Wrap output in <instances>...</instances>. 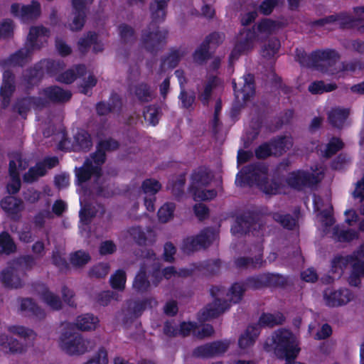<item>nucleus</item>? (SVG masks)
Returning a JSON list of instances; mask_svg holds the SVG:
<instances>
[{"label": "nucleus", "instance_id": "obj_1", "mask_svg": "<svg viewBox=\"0 0 364 364\" xmlns=\"http://www.w3.org/2000/svg\"><path fill=\"white\" fill-rule=\"evenodd\" d=\"M246 289L245 284L241 283L234 284L228 291H225L218 287H213L211 294L213 301L204 310L203 313V318H215L230 308V302H239L242 299Z\"/></svg>", "mask_w": 364, "mask_h": 364}, {"label": "nucleus", "instance_id": "obj_2", "mask_svg": "<svg viewBox=\"0 0 364 364\" xmlns=\"http://www.w3.org/2000/svg\"><path fill=\"white\" fill-rule=\"evenodd\" d=\"M277 28V23L270 19H264L254 31H242L237 36V43L230 55V59L237 58L238 55L252 50L259 41L267 37Z\"/></svg>", "mask_w": 364, "mask_h": 364}, {"label": "nucleus", "instance_id": "obj_3", "mask_svg": "<svg viewBox=\"0 0 364 364\" xmlns=\"http://www.w3.org/2000/svg\"><path fill=\"white\" fill-rule=\"evenodd\" d=\"M118 147V143L114 140H108L100 143L96 153L91 156L82 168L76 170L77 184L82 186L88 180L97 182L100 178V166L105 160V150H114Z\"/></svg>", "mask_w": 364, "mask_h": 364}, {"label": "nucleus", "instance_id": "obj_4", "mask_svg": "<svg viewBox=\"0 0 364 364\" xmlns=\"http://www.w3.org/2000/svg\"><path fill=\"white\" fill-rule=\"evenodd\" d=\"M364 244L353 253L351 256L336 257L332 262V271L336 274V277H339L343 267L348 264L352 266V272L349 277L350 285L357 286L359 282V277L364 274Z\"/></svg>", "mask_w": 364, "mask_h": 364}, {"label": "nucleus", "instance_id": "obj_5", "mask_svg": "<svg viewBox=\"0 0 364 364\" xmlns=\"http://www.w3.org/2000/svg\"><path fill=\"white\" fill-rule=\"evenodd\" d=\"M33 264L31 257L20 258L8 264L0 273L1 282L8 288L17 289L23 285L20 274L28 269Z\"/></svg>", "mask_w": 364, "mask_h": 364}, {"label": "nucleus", "instance_id": "obj_6", "mask_svg": "<svg viewBox=\"0 0 364 364\" xmlns=\"http://www.w3.org/2000/svg\"><path fill=\"white\" fill-rule=\"evenodd\" d=\"M213 181V174L206 168H200L195 171L191 178V191L196 200H210L217 193L209 188Z\"/></svg>", "mask_w": 364, "mask_h": 364}, {"label": "nucleus", "instance_id": "obj_7", "mask_svg": "<svg viewBox=\"0 0 364 364\" xmlns=\"http://www.w3.org/2000/svg\"><path fill=\"white\" fill-rule=\"evenodd\" d=\"M60 346L67 354L81 355L93 348L95 343L94 341L85 338L77 333H73L68 329L65 330L60 337Z\"/></svg>", "mask_w": 364, "mask_h": 364}, {"label": "nucleus", "instance_id": "obj_8", "mask_svg": "<svg viewBox=\"0 0 364 364\" xmlns=\"http://www.w3.org/2000/svg\"><path fill=\"white\" fill-rule=\"evenodd\" d=\"M244 175V179L255 181L259 188L267 195H275L285 193L283 186L275 181H268L267 178V168L263 166H255L252 172L244 170L240 172Z\"/></svg>", "mask_w": 364, "mask_h": 364}, {"label": "nucleus", "instance_id": "obj_9", "mask_svg": "<svg viewBox=\"0 0 364 364\" xmlns=\"http://www.w3.org/2000/svg\"><path fill=\"white\" fill-rule=\"evenodd\" d=\"M323 173L322 166L311 168V173L304 171H298L289 173L287 178V183L293 188H301L303 186H309L317 183L321 178Z\"/></svg>", "mask_w": 364, "mask_h": 364}, {"label": "nucleus", "instance_id": "obj_10", "mask_svg": "<svg viewBox=\"0 0 364 364\" xmlns=\"http://www.w3.org/2000/svg\"><path fill=\"white\" fill-rule=\"evenodd\" d=\"M217 233L210 229L203 231L196 237H188L183 243L182 248L184 252L188 253L201 247L209 245L216 240Z\"/></svg>", "mask_w": 364, "mask_h": 364}, {"label": "nucleus", "instance_id": "obj_11", "mask_svg": "<svg viewBox=\"0 0 364 364\" xmlns=\"http://www.w3.org/2000/svg\"><path fill=\"white\" fill-rule=\"evenodd\" d=\"M28 166L27 161L22 159L20 156H16L11 159L9 164V175L11 181L7 186L8 192L15 193L18 191L21 186L19 173L25 170Z\"/></svg>", "mask_w": 364, "mask_h": 364}, {"label": "nucleus", "instance_id": "obj_12", "mask_svg": "<svg viewBox=\"0 0 364 364\" xmlns=\"http://www.w3.org/2000/svg\"><path fill=\"white\" fill-rule=\"evenodd\" d=\"M292 146V140L289 136H285L269 144H263L260 146L255 151L256 156L259 159L266 158L271 154H280L286 149H289Z\"/></svg>", "mask_w": 364, "mask_h": 364}, {"label": "nucleus", "instance_id": "obj_13", "mask_svg": "<svg viewBox=\"0 0 364 364\" xmlns=\"http://www.w3.org/2000/svg\"><path fill=\"white\" fill-rule=\"evenodd\" d=\"M40 5L36 1H33L30 6L16 3L11 6V13L23 22L36 18L40 15Z\"/></svg>", "mask_w": 364, "mask_h": 364}, {"label": "nucleus", "instance_id": "obj_14", "mask_svg": "<svg viewBox=\"0 0 364 364\" xmlns=\"http://www.w3.org/2000/svg\"><path fill=\"white\" fill-rule=\"evenodd\" d=\"M353 296L347 289L333 290L328 289L324 291L323 299L326 304L329 306L345 305L351 301Z\"/></svg>", "mask_w": 364, "mask_h": 364}, {"label": "nucleus", "instance_id": "obj_15", "mask_svg": "<svg viewBox=\"0 0 364 364\" xmlns=\"http://www.w3.org/2000/svg\"><path fill=\"white\" fill-rule=\"evenodd\" d=\"M314 208L317 214V220L325 227L324 231L328 232V226L333 223V219L331 216L332 207L328 203L324 205L323 200L318 196L314 198Z\"/></svg>", "mask_w": 364, "mask_h": 364}, {"label": "nucleus", "instance_id": "obj_16", "mask_svg": "<svg viewBox=\"0 0 364 364\" xmlns=\"http://www.w3.org/2000/svg\"><path fill=\"white\" fill-rule=\"evenodd\" d=\"M166 35L164 31H159L158 27L153 25L143 33L141 43L146 49L153 50L161 44Z\"/></svg>", "mask_w": 364, "mask_h": 364}, {"label": "nucleus", "instance_id": "obj_17", "mask_svg": "<svg viewBox=\"0 0 364 364\" xmlns=\"http://www.w3.org/2000/svg\"><path fill=\"white\" fill-rule=\"evenodd\" d=\"M161 184L154 179H146L142 183V191L145 194L144 205L147 210H154L155 194L161 189Z\"/></svg>", "mask_w": 364, "mask_h": 364}, {"label": "nucleus", "instance_id": "obj_18", "mask_svg": "<svg viewBox=\"0 0 364 364\" xmlns=\"http://www.w3.org/2000/svg\"><path fill=\"white\" fill-rule=\"evenodd\" d=\"M56 157L46 159L43 163H38L34 167L29 169L27 173L23 176V179L26 182H33L38 177L43 176L46 173L47 168H51L58 164Z\"/></svg>", "mask_w": 364, "mask_h": 364}, {"label": "nucleus", "instance_id": "obj_19", "mask_svg": "<svg viewBox=\"0 0 364 364\" xmlns=\"http://www.w3.org/2000/svg\"><path fill=\"white\" fill-rule=\"evenodd\" d=\"M229 347V342L218 341L197 348L194 354L198 357H209L224 353Z\"/></svg>", "mask_w": 364, "mask_h": 364}, {"label": "nucleus", "instance_id": "obj_20", "mask_svg": "<svg viewBox=\"0 0 364 364\" xmlns=\"http://www.w3.org/2000/svg\"><path fill=\"white\" fill-rule=\"evenodd\" d=\"M316 56L319 59L320 64L322 66H327L326 71H329L333 75H337L334 72L335 69L341 68V65L337 61L338 55L333 50L319 51L316 53Z\"/></svg>", "mask_w": 364, "mask_h": 364}, {"label": "nucleus", "instance_id": "obj_21", "mask_svg": "<svg viewBox=\"0 0 364 364\" xmlns=\"http://www.w3.org/2000/svg\"><path fill=\"white\" fill-rule=\"evenodd\" d=\"M1 207L12 218H17L23 209V202L13 196L4 198L1 201Z\"/></svg>", "mask_w": 364, "mask_h": 364}, {"label": "nucleus", "instance_id": "obj_22", "mask_svg": "<svg viewBox=\"0 0 364 364\" xmlns=\"http://www.w3.org/2000/svg\"><path fill=\"white\" fill-rule=\"evenodd\" d=\"M48 33L42 26L31 28L28 36L27 46L32 49L39 48L45 41Z\"/></svg>", "mask_w": 364, "mask_h": 364}, {"label": "nucleus", "instance_id": "obj_23", "mask_svg": "<svg viewBox=\"0 0 364 364\" xmlns=\"http://www.w3.org/2000/svg\"><path fill=\"white\" fill-rule=\"evenodd\" d=\"M244 86L241 90H237L236 84L233 83L235 97L239 102H245L253 95L255 87L253 85V76L250 74L244 76Z\"/></svg>", "mask_w": 364, "mask_h": 364}, {"label": "nucleus", "instance_id": "obj_24", "mask_svg": "<svg viewBox=\"0 0 364 364\" xmlns=\"http://www.w3.org/2000/svg\"><path fill=\"white\" fill-rule=\"evenodd\" d=\"M75 9L74 16L70 28L73 31L80 29L84 25L85 18V2L83 0H72Z\"/></svg>", "mask_w": 364, "mask_h": 364}, {"label": "nucleus", "instance_id": "obj_25", "mask_svg": "<svg viewBox=\"0 0 364 364\" xmlns=\"http://www.w3.org/2000/svg\"><path fill=\"white\" fill-rule=\"evenodd\" d=\"M13 77L10 72L5 71L3 75V83L0 89L1 105L6 107L9 102V97L14 91Z\"/></svg>", "mask_w": 364, "mask_h": 364}, {"label": "nucleus", "instance_id": "obj_26", "mask_svg": "<svg viewBox=\"0 0 364 364\" xmlns=\"http://www.w3.org/2000/svg\"><path fill=\"white\" fill-rule=\"evenodd\" d=\"M164 332L169 336L181 334L183 336L193 333L197 336L196 325L192 322H183L180 325V329H176L171 323H167L164 327Z\"/></svg>", "mask_w": 364, "mask_h": 364}, {"label": "nucleus", "instance_id": "obj_27", "mask_svg": "<svg viewBox=\"0 0 364 364\" xmlns=\"http://www.w3.org/2000/svg\"><path fill=\"white\" fill-rule=\"evenodd\" d=\"M349 114L350 110L347 108L335 107L329 112L328 119L333 126L341 127L343 125Z\"/></svg>", "mask_w": 364, "mask_h": 364}, {"label": "nucleus", "instance_id": "obj_28", "mask_svg": "<svg viewBox=\"0 0 364 364\" xmlns=\"http://www.w3.org/2000/svg\"><path fill=\"white\" fill-rule=\"evenodd\" d=\"M259 333V328L257 326H250L246 329L245 332L242 334L239 339V346L241 349H246L251 346L255 338Z\"/></svg>", "mask_w": 364, "mask_h": 364}, {"label": "nucleus", "instance_id": "obj_29", "mask_svg": "<svg viewBox=\"0 0 364 364\" xmlns=\"http://www.w3.org/2000/svg\"><path fill=\"white\" fill-rule=\"evenodd\" d=\"M43 95L46 100L54 102H65L71 97L70 92L65 91L58 87H49L44 90Z\"/></svg>", "mask_w": 364, "mask_h": 364}, {"label": "nucleus", "instance_id": "obj_30", "mask_svg": "<svg viewBox=\"0 0 364 364\" xmlns=\"http://www.w3.org/2000/svg\"><path fill=\"white\" fill-rule=\"evenodd\" d=\"M99 323L97 317L92 314H85L78 316L76 320V326L77 328L82 331L95 330Z\"/></svg>", "mask_w": 364, "mask_h": 364}, {"label": "nucleus", "instance_id": "obj_31", "mask_svg": "<svg viewBox=\"0 0 364 364\" xmlns=\"http://www.w3.org/2000/svg\"><path fill=\"white\" fill-rule=\"evenodd\" d=\"M21 350L16 339L9 338L7 335L0 334V352L4 353L18 352Z\"/></svg>", "mask_w": 364, "mask_h": 364}, {"label": "nucleus", "instance_id": "obj_32", "mask_svg": "<svg viewBox=\"0 0 364 364\" xmlns=\"http://www.w3.org/2000/svg\"><path fill=\"white\" fill-rule=\"evenodd\" d=\"M169 0H154L151 4L150 9L151 18L154 21L157 22L163 20L165 17V7Z\"/></svg>", "mask_w": 364, "mask_h": 364}, {"label": "nucleus", "instance_id": "obj_33", "mask_svg": "<svg viewBox=\"0 0 364 364\" xmlns=\"http://www.w3.org/2000/svg\"><path fill=\"white\" fill-rule=\"evenodd\" d=\"M16 247L11 236L6 232L0 235V254L9 255L16 251Z\"/></svg>", "mask_w": 364, "mask_h": 364}, {"label": "nucleus", "instance_id": "obj_34", "mask_svg": "<svg viewBox=\"0 0 364 364\" xmlns=\"http://www.w3.org/2000/svg\"><path fill=\"white\" fill-rule=\"evenodd\" d=\"M41 297L43 301L53 310H58L62 306V303L58 297L46 289L43 291Z\"/></svg>", "mask_w": 364, "mask_h": 364}, {"label": "nucleus", "instance_id": "obj_35", "mask_svg": "<svg viewBox=\"0 0 364 364\" xmlns=\"http://www.w3.org/2000/svg\"><path fill=\"white\" fill-rule=\"evenodd\" d=\"M77 191L79 192L80 196V202L81 205V210L80 211V223L82 225H80V229H82V225H87L90 219L96 215V213H95L89 207H87L85 204H84L85 199L82 197V195L81 193V191L77 189Z\"/></svg>", "mask_w": 364, "mask_h": 364}, {"label": "nucleus", "instance_id": "obj_36", "mask_svg": "<svg viewBox=\"0 0 364 364\" xmlns=\"http://www.w3.org/2000/svg\"><path fill=\"white\" fill-rule=\"evenodd\" d=\"M343 146V144L339 139L333 138L326 145L321 146L320 150L324 156L329 157L340 150Z\"/></svg>", "mask_w": 364, "mask_h": 364}, {"label": "nucleus", "instance_id": "obj_37", "mask_svg": "<svg viewBox=\"0 0 364 364\" xmlns=\"http://www.w3.org/2000/svg\"><path fill=\"white\" fill-rule=\"evenodd\" d=\"M110 284L112 289L119 291L124 290L126 284V274L122 270H117L110 277Z\"/></svg>", "mask_w": 364, "mask_h": 364}, {"label": "nucleus", "instance_id": "obj_38", "mask_svg": "<svg viewBox=\"0 0 364 364\" xmlns=\"http://www.w3.org/2000/svg\"><path fill=\"white\" fill-rule=\"evenodd\" d=\"M90 44H93V49L95 52H100L103 49V45L97 41V37L95 34L89 33L86 38H82L79 41L80 49H85Z\"/></svg>", "mask_w": 364, "mask_h": 364}, {"label": "nucleus", "instance_id": "obj_39", "mask_svg": "<svg viewBox=\"0 0 364 364\" xmlns=\"http://www.w3.org/2000/svg\"><path fill=\"white\" fill-rule=\"evenodd\" d=\"M9 331L21 338L28 340H33L36 336V333L33 330L22 326H10L9 328Z\"/></svg>", "mask_w": 364, "mask_h": 364}, {"label": "nucleus", "instance_id": "obj_40", "mask_svg": "<svg viewBox=\"0 0 364 364\" xmlns=\"http://www.w3.org/2000/svg\"><path fill=\"white\" fill-rule=\"evenodd\" d=\"M149 287V282L146 279V272L144 269H141L135 277L133 283V287L136 291L142 292L147 290Z\"/></svg>", "mask_w": 364, "mask_h": 364}, {"label": "nucleus", "instance_id": "obj_41", "mask_svg": "<svg viewBox=\"0 0 364 364\" xmlns=\"http://www.w3.org/2000/svg\"><path fill=\"white\" fill-rule=\"evenodd\" d=\"M283 321V316L280 314H264L262 315L259 320V326H274L275 324H279Z\"/></svg>", "mask_w": 364, "mask_h": 364}, {"label": "nucleus", "instance_id": "obj_42", "mask_svg": "<svg viewBox=\"0 0 364 364\" xmlns=\"http://www.w3.org/2000/svg\"><path fill=\"white\" fill-rule=\"evenodd\" d=\"M175 205L173 203H166L158 211V217L161 222L166 223L170 220L173 215Z\"/></svg>", "mask_w": 364, "mask_h": 364}, {"label": "nucleus", "instance_id": "obj_43", "mask_svg": "<svg viewBox=\"0 0 364 364\" xmlns=\"http://www.w3.org/2000/svg\"><path fill=\"white\" fill-rule=\"evenodd\" d=\"M333 231L335 237L341 242H348L358 237V233L355 231H343L340 230L338 227L334 228Z\"/></svg>", "mask_w": 364, "mask_h": 364}, {"label": "nucleus", "instance_id": "obj_44", "mask_svg": "<svg viewBox=\"0 0 364 364\" xmlns=\"http://www.w3.org/2000/svg\"><path fill=\"white\" fill-rule=\"evenodd\" d=\"M75 139L77 146L75 147L76 149L85 150L92 145L90 135L85 131L79 132Z\"/></svg>", "mask_w": 364, "mask_h": 364}, {"label": "nucleus", "instance_id": "obj_45", "mask_svg": "<svg viewBox=\"0 0 364 364\" xmlns=\"http://www.w3.org/2000/svg\"><path fill=\"white\" fill-rule=\"evenodd\" d=\"M18 303L19 311H21V312L32 313L33 314L36 316H38V314H40V313H38V308L36 306V304L33 302L31 299H21L19 300Z\"/></svg>", "mask_w": 364, "mask_h": 364}, {"label": "nucleus", "instance_id": "obj_46", "mask_svg": "<svg viewBox=\"0 0 364 364\" xmlns=\"http://www.w3.org/2000/svg\"><path fill=\"white\" fill-rule=\"evenodd\" d=\"M250 225H252L250 221L244 218H237L232 226V233L233 235L243 233L246 231V229L250 228ZM252 225L256 226L257 224H253Z\"/></svg>", "mask_w": 364, "mask_h": 364}, {"label": "nucleus", "instance_id": "obj_47", "mask_svg": "<svg viewBox=\"0 0 364 364\" xmlns=\"http://www.w3.org/2000/svg\"><path fill=\"white\" fill-rule=\"evenodd\" d=\"M336 86L333 84L325 85L321 81L313 82L309 87V90L313 94L322 93L334 90Z\"/></svg>", "mask_w": 364, "mask_h": 364}, {"label": "nucleus", "instance_id": "obj_48", "mask_svg": "<svg viewBox=\"0 0 364 364\" xmlns=\"http://www.w3.org/2000/svg\"><path fill=\"white\" fill-rule=\"evenodd\" d=\"M275 221L279 223L283 227L291 229L296 225V220L288 215H283L276 213L273 215Z\"/></svg>", "mask_w": 364, "mask_h": 364}, {"label": "nucleus", "instance_id": "obj_49", "mask_svg": "<svg viewBox=\"0 0 364 364\" xmlns=\"http://www.w3.org/2000/svg\"><path fill=\"white\" fill-rule=\"evenodd\" d=\"M90 259V256L85 252L78 251L71 255V263L77 267L82 266Z\"/></svg>", "mask_w": 364, "mask_h": 364}, {"label": "nucleus", "instance_id": "obj_50", "mask_svg": "<svg viewBox=\"0 0 364 364\" xmlns=\"http://www.w3.org/2000/svg\"><path fill=\"white\" fill-rule=\"evenodd\" d=\"M14 23L11 20L6 19L0 22V38H6L13 34Z\"/></svg>", "mask_w": 364, "mask_h": 364}, {"label": "nucleus", "instance_id": "obj_51", "mask_svg": "<svg viewBox=\"0 0 364 364\" xmlns=\"http://www.w3.org/2000/svg\"><path fill=\"white\" fill-rule=\"evenodd\" d=\"M280 46L279 41L273 39L269 41L268 45L262 50V55L266 58L273 57L278 51Z\"/></svg>", "mask_w": 364, "mask_h": 364}, {"label": "nucleus", "instance_id": "obj_52", "mask_svg": "<svg viewBox=\"0 0 364 364\" xmlns=\"http://www.w3.org/2000/svg\"><path fill=\"white\" fill-rule=\"evenodd\" d=\"M29 52L27 49H21L9 59L10 65H22L28 58Z\"/></svg>", "mask_w": 364, "mask_h": 364}, {"label": "nucleus", "instance_id": "obj_53", "mask_svg": "<svg viewBox=\"0 0 364 364\" xmlns=\"http://www.w3.org/2000/svg\"><path fill=\"white\" fill-rule=\"evenodd\" d=\"M145 120L151 125H156L159 119L158 109L156 107H149L144 112Z\"/></svg>", "mask_w": 364, "mask_h": 364}, {"label": "nucleus", "instance_id": "obj_54", "mask_svg": "<svg viewBox=\"0 0 364 364\" xmlns=\"http://www.w3.org/2000/svg\"><path fill=\"white\" fill-rule=\"evenodd\" d=\"M135 95L141 101H149L152 96L151 91L146 85H140L135 89Z\"/></svg>", "mask_w": 364, "mask_h": 364}, {"label": "nucleus", "instance_id": "obj_55", "mask_svg": "<svg viewBox=\"0 0 364 364\" xmlns=\"http://www.w3.org/2000/svg\"><path fill=\"white\" fill-rule=\"evenodd\" d=\"M353 196L354 198H358L360 201L364 200V178L357 183ZM360 213L364 215V204L360 208Z\"/></svg>", "mask_w": 364, "mask_h": 364}, {"label": "nucleus", "instance_id": "obj_56", "mask_svg": "<svg viewBox=\"0 0 364 364\" xmlns=\"http://www.w3.org/2000/svg\"><path fill=\"white\" fill-rule=\"evenodd\" d=\"M119 295L111 291H103L100 294L99 301L103 306L107 305L112 300H118Z\"/></svg>", "mask_w": 364, "mask_h": 364}, {"label": "nucleus", "instance_id": "obj_57", "mask_svg": "<svg viewBox=\"0 0 364 364\" xmlns=\"http://www.w3.org/2000/svg\"><path fill=\"white\" fill-rule=\"evenodd\" d=\"M208 48L206 45H202L198 48L193 54V60L195 63H202L207 58Z\"/></svg>", "mask_w": 364, "mask_h": 364}, {"label": "nucleus", "instance_id": "obj_58", "mask_svg": "<svg viewBox=\"0 0 364 364\" xmlns=\"http://www.w3.org/2000/svg\"><path fill=\"white\" fill-rule=\"evenodd\" d=\"M109 266L106 264H100L91 270V275L96 277H102L107 274Z\"/></svg>", "mask_w": 364, "mask_h": 364}, {"label": "nucleus", "instance_id": "obj_59", "mask_svg": "<svg viewBox=\"0 0 364 364\" xmlns=\"http://www.w3.org/2000/svg\"><path fill=\"white\" fill-rule=\"evenodd\" d=\"M76 78L75 70H69L65 73L60 75L57 79L58 81L65 82V83H71Z\"/></svg>", "mask_w": 364, "mask_h": 364}, {"label": "nucleus", "instance_id": "obj_60", "mask_svg": "<svg viewBox=\"0 0 364 364\" xmlns=\"http://www.w3.org/2000/svg\"><path fill=\"white\" fill-rule=\"evenodd\" d=\"M116 250V245L112 241L103 242L100 247L101 255L112 254Z\"/></svg>", "mask_w": 364, "mask_h": 364}, {"label": "nucleus", "instance_id": "obj_61", "mask_svg": "<svg viewBox=\"0 0 364 364\" xmlns=\"http://www.w3.org/2000/svg\"><path fill=\"white\" fill-rule=\"evenodd\" d=\"M96 82L97 80L95 77L89 74L87 80L81 85V92L84 94H87L89 89L94 87Z\"/></svg>", "mask_w": 364, "mask_h": 364}, {"label": "nucleus", "instance_id": "obj_62", "mask_svg": "<svg viewBox=\"0 0 364 364\" xmlns=\"http://www.w3.org/2000/svg\"><path fill=\"white\" fill-rule=\"evenodd\" d=\"M277 2V0L264 1L259 7L261 12L263 13L264 14H270Z\"/></svg>", "mask_w": 364, "mask_h": 364}, {"label": "nucleus", "instance_id": "obj_63", "mask_svg": "<svg viewBox=\"0 0 364 364\" xmlns=\"http://www.w3.org/2000/svg\"><path fill=\"white\" fill-rule=\"evenodd\" d=\"M55 183L59 188L67 187L69 185V176L65 173L58 175L55 178Z\"/></svg>", "mask_w": 364, "mask_h": 364}, {"label": "nucleus", "instance_id": "obj_64", "mask_svg": "<svg viewBox=\"0 0 364 364\" xmlns=\"http://www.w3.org/2000/svg\"><path fill=\"white\" fill-rule=\"evenodd\" d=\"M303 280L308 282H313L317 279V274L313 269H308L301 273Z\"/></svg>", "mask_w": 364, "mask_h": 364}]
</instances>
